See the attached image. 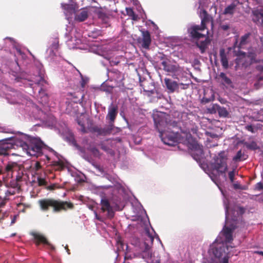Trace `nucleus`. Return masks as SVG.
<instances>
[{
  "label": "nucleus",
  "instance_id": "ea45409f",
  "mask_svg": "<svg viewBox=\"0 0 263 263\" xmlns=\"http://www.w3.org/2000/svg\"><path fill=\"white\" fill-rule=\"evenodd\" d=\"M213 99H214L213 98H208L205 97H203L201 100V103H204V104L208 103L210 102L211 101H213Z\"/></svg>",
  "mask_w": 263,
  "mask_h": 263
},
{
  "label": "nucleus",
  "instance_id": "9d476101",
  "mask_svg": "<svg viewBox=\"0 0 263 263\" xmlns=\"http://www.w3.org/2000/svg\"><path fill=\"white\" fill-rule=\"evenodd\" d=\"M100 205L101 206V211L103 213L107 212L106 216L108 218L111 219L114 217L115 212L108 199L106 198H102L100 202Z\"/></svg>",
  "mask_w": 263,
  "mask_h": 263
},
{
  "label": "nucleus",
  "instance_id": "39448f33",
  "mask_svg": "<svg viewBox=\"0 0 263 263\" xmlns=\"http://www.w3.org/2000/svg\"><path fill=\"white\" fill-rule=\"evenodd\" d=\"M228 251L229 247L222 243L213 249V254L215 257L222 259V263H229L230 254Z\"/></svg>",
  "mask_w": 263,
  "mask_h": 263
},
{
  "label": "nucleus",
  "instance_id": "49530a36",
  "mask_svg": "<svg viewBox=\"0 0 263 263\" xmlns=\"http://www.w3.org/2000/svg\"><path fill=\"white\" fill-rule=\"evenodd\" d=\"M256 15L257 17H260V18L263 19V12H262L261 10L257 12Z\"/></svg>",
  "mask_w": 263,
  "mask_h": 263
},
{
  "label": "nucleus",
  "instance_id": "680f3d73",
  "mask_svg": "<svg viewBox=\"0 0 263 263\" xmlns=\"http://www.w3.org/2000/svg\"><path fill=\"white\" fill-rule=\"evenodd\" d=\"M258 120L261 121H263V118L259 119Z\"/></svg>",
  "mask_w": 263,
  "mask_h": 263
},
{
  "label": "nucleus",
  "instance_id": "20e7f679",
  "mask_svg": "<svg viewBox=\"0 0 263 263\" xmlns=\"http://www.w3.org/2000/svg\"><path fill=\"white\" fill-rule=\"evenodd\" d=\"M153 233V230L151 232L148 229H145L143 234L144 241L141 245V248L142 250L141 256L147 262L151 259L153 255L151 249L154 239Z\"/></svg>",
  "mask_w": 263,
  "mask_h": 263
},
{
  "label": "nucleus",
  "instance_id": "423d86ee",
  "mask_svg": "<svg viewBox=\"0 0 263 263\" xmlns=\"http://www.w3.org/2000/svg\"><path fill=\"white\" fill-rule=\"evenodd\" d=\"M205 29L202 28L201 26L198 25H193L187 29V32L189 34V36L193 39L198 40L201 38L205 37V36L209 35V31H206V33H203Z\"/></svg>",
  "mask_w": 263,
  "mask_h": 263
},
{
  "label": "nucleus",
  "instance_id": "412c9836",
  "mask_svg": "<svg viewBox=\"0 0 263 263\" xmlns=\"http://www.w3.org/2000/svg\"><path fill=\"white\" fill-rule=\"evenodd\" d=\"M220 58L222 67L224 69H228L229 67L228 60L227 57L225 50L223 48L220 49Z\"/></svg>",
  "mask_w": 263,
  "mask_h": 263
},
{
  "label": "nucleus",
  "instance_id": "6e6d98bb",
  "mask_svg": "<svg viewBox=\"0 0 263 263\" xmlns=\"http://www.w3.org/2000/svg\"><path fill=\"white\" fill-rule=\"evenodd\" d=\"M255 253L259 255L263 256V251H256Z\"/></svg>",
  "mask_w": 263,
  "mask_h": 263
},
{
  "label": "nucleus",
  "instance_id": "9b49d317",
  "mask_svg": "<svg viewBox=\"0 0 263 263\" xmlns=\"http://www.w3.org/2000/svg\"><path fill=\"white\" fill-rule=\"evenodd\" d=\"M214 168L219 173H225L228 170L227 162L224 158L219 157L215 159Z\"/></svg>",
  "mask_w": 263,
  "mask_h": 263
},
{
  "label": "nucleus",
  "instance_id": "de8ad7c7",
  "mask_svg": "<svg viewBox=\"0 0 263 263\" xmlns=\"http://www.w3.org/2000/svg\"><path fill=\"white\" fill-rule=\"evenodd\" d=\"M225 212H226V218L227 219L229 215V206L226 205L225 206Z\"/></svg>",
  "mask_w": 263,
  "mask_h": 263
},
{
  "label": "nucleus",
  "instance_id": "a18cd8bd",
  "mask_svg": "<svg viewBox=\"0 0 263 263\" xmlns=\"http://www.w3.org/2000/svg\"><path fill=\"white\" fill-rule=\"evenodd\" d=\"M34 167H35V170L36 171H38V170H39L41 168V165L40 162H36L35 163Z\"/></svg>",
  "mask_w": 263,
  "mask_h": 263
},
{
  "label": "nucleus",
  "instance_id": "f8f14e48",
  "mask_svg": "<svg viewBox=\"0 0 263 263\" xmlns=\"http://www.w3.org/2000/svg\"><path fill=\"white\" fill-rule=\"evenodd\" d=\"M32 236L34 237L36 245L38 246L40 244L47 245L51 250H54V246L48 241L44 235L39 233H33Z\"/></svg>",
  "mask_w": 263,
  "mask_h": 263
},
{
  "label": "nucleus",
  "instance_id": "2eb2a0df",
  "mask_svg": "<svg viewBox=\"0 0 263 263\" xmlns=\"http://www.w3.org/2000/svg\"><path fill=\"white\" fill-rule=\"evenodd\" d=\"M202 15L201 16V21L200 26H201L202 28H204L205 30H208L206 24L210 22L212 27H213L214 25L213 17L210 14H209L205 10H202Z\"/></svg>",
  "mask_w": 263,
  "mask_h": 263
},
{
  "label": "nucleus",
  "instance_id": "aec40b11",
  "mask_svg": "<svg viewBox=\"0 0 263 263\" xmlns=\"http://www.w3.org/2000/svg\"><path fill=\"white\" fill-rule=\"evenodd\" d=\"M88 17V12L86 10L83 9L80 12H78L74 17L76 21L82 22L85 21Z\"/></svg>",
  "mask_w": 263,
  "mask_h": 263
},
{
  "label": "nucleus",
  "instance_id": "4d7b16f0",
  "mask_svg": "<svg viewBox=\"0 0 263 263\" xmlns=\"http://www.w3.org/2000/svg\"><path fill=\"white\" fill-rule=\"evenodd\" d=\"M10 140V139H4V140H1V142H4V141H8V140Z\"/></svg>",
  "mask_w": 263,
  "mask_h": 263
},
{
  "label": "nucleus",
  "instance_id": "864d4df0",
  "mask_svg": "<svg viewBox=\"0 0 263 263\" xmlns=\"http://www.w3.org/2000/svg\"><path fill=\"white\" fill-rule=\"evenodd\" d=\"M257 189L258 190H262L263 189V184L261 182H259L257 184Z\"/></svg>",
  "mask_w": 263,
  "mask_h": 263
},
{
  "label": "nucleus",
  "instance_id": "774afa93",
  "mask_svg": "<svg viewBox=\"0 0 263 263\" xmlns=\"http://www.w3.org/2000/svg\"><path fill=\"white\" fill-rule=\"evenodd\" d=\"M261 22L263 23V19L261 20Z\"/></svg>",
  "mask_w": 263,
  "mask_h": 263
},
{
  "label": "nucleus",
  "instance_id": "052dcab7",
  "mask_svg": "<svg viewBox=\"0 0 263 263\" xmlns=\"http://www.w3.org/2000/svg\"><path fill=\"white\" fill-rule=\"evenodd\" d=\"M3 185V182L0 180V187Z\"/></svg>",
  "mask_w": 263,
  "mask_h": 263
},
{
  "label": "nucleus",
  "instance_id": "4be33fe9",
  "mask_svg": "<svg viewBox=\"0 0 263 263\" xmlns=\"http://www.w3.org/2000/svg\"><path fill=\"white\" fill-rule=\"evenodd\" d=\"M219 77L221 79V83L224 86L233 87V83L231 80L228 78L224 72L219 74Z\"/></svg>",
  "mask_w": 263,
  "mask_h": 263
},
{
  "label": "nucleus",
  "instance_id": "a878e982",
  "mask_svg": "<svg viewBox=\"0 0 263 263\" xmlns=\"http://www.w3.org/2000/svg\"><path fill=\"white\" fill-rule=\"evenodd\" d=\"M126 12L127 14L131 17L134 21H138L139 20V17L134 11L133 9L131 8H126Z\"/></svg>",
  "mask_w": 263,
  "mask_h": 263
},
{
  "label": "nucleus",
  "instance_id": "603ef678",
  "mask_svg": "<svg viewBox=\"0 0 263 263\" xmlns=\"http://www.w3.org/2000/svg\"><path fill=\"white\" fill-rule=\"evenodd\" d=\"M86 84V82L83 79H82L81 81V86L82 88H84Z\"/></svg>",
  "mask_w": 263,
  "mask_h": 263
},
{
  "label": "nucleus",
  "instance_id": "37998d69",
  "mask_svg": "<svg viewBox=\"0 0 263 263\" xmlns=\"http://www.w3.org/2000/svg\"><path fill=\"white\" fill-rule=\"evenodd\" d=\"M246 129L251 132L252 133H254L255 131L254 130L253 126L252 125H248L245 127Z\"/></svg>",
  "mask_w": 263,
  "mask_h": 263
},
{
  "label": "nucleus",
  "instance_id": "f257e3e1",
  "mask_svg": "<svg viewBox=\"0 0 263 263\" xmlns=\"http://www.w3.org/2000/svg\"><path fill=\"white\" fill-rule=\"evenodd\" d=\"M153 119L156 128L159 133L162 142L166 145H174L177 141V135L174 132L165 130V128L168 123L164 116L155 115Z\"/></svg>",
  "mask_w": 263,
  "mask_h": 263
},
{
  "label": "nucleus",
  "instance_id": "338daca9",
  "mask_svg": "<svg viewBox=\"0 0 263 263\" xmlns=\"http://www.w3.org/2000/svg\"><path fill=\"white\" fill-rule=\"evenodd\" d=\"M163 57H162L161 58V60H162V59H163Z\"/></svg>",
  "mask_w": 263,
  "mask_h": 263
},
{
  "label": "nucleus",
  "instance_id": "13d9d810",
  "mask_svg": "<svg viewBox=\"0 0 263 263\" xmlns=\"http://www.w3.org/2000/svg\"><path fill=\"white\" fill-rule=\"evenodd\" d=\"M209 263H220V262H218L215 261H211V262H210Z\"/></svg>",
  "mask_w": 263,
  "mask_h": 263
},
{
  "label": "nucleus",
  "instance_id": "0eeeda50",
  "mask_svg": "<svg viewBox=\"0 0 263 263\" xmlns=\"http://www.w3.org/2000/svg\"><path fill=\"white\" fill-rule=\"evenodd\" d=\"M161 65L163 66V69L169 73H174L173 77L177 78V76L180 75L183 71L182 67H180L178 64H172L167 63L166 61H163L161 62Z\"/></svg>",
  "mask_w": 263,
  "mask_h": 263
},
{
  "label": "nucleus",
  "instance_id": "e433bc0d",
  "mask_svg": "<svg viewBox=\"0 0 263 263\" xmlns=\"http://www.w3.org/2000/svg\"><path fill=\"white\" fill-rule=\"evenodd\" d=\"M37 183L39 186H43L46 185V181L44 178H37Z\"/></svg>",
  "mask_w": 263,
  "mask_h": 263
},
{
  "label": "nucleus",
  "instance_id": "5fc2aeb1",
  "mask_svg": "<svg viewBox=\"0 0 263 263\" xmlns=\"http://www.w3.org/2000/svg\"><path fill=\"white\" fill-rule=\"evenodd\" d=\"M95 216H96V219H97L98 220H99L100 221H102V220L101 219L100 217L97 214V213L96 212L95 213Z\"/></svg>",
  "mask_w": 263,
  "mask_h": 263
},
{
  "label": "nucleus",
  "instance_id": "4c0bfd02",
  "mask_svg": "<svg viewBox=\"0 0 263 263\" xmlns=\"http://www.w3.org/2000/svg\"><path fill=\"white\" fill-rule=\"evenodd\" d=\"M235 176V170H233L229 173V177L231 182H233L234 180Z\"/></svg>",
  "mask_w": 263,
  "mask_h": 263
},
{
  "label": "nucleus",
  "instance_id": "5701e85b",
  "mask_svg": "<svg viewBox=\"0 0 263 263\" xmlns=\"http://www.w3.org/2000/svg\"><path fill=\"white\" fill-rule=\"evenodd\" d=\"M236 5L234 3H232L227 7H226L223 12L224 15H233L236 10Z\"/></svg>",
  "mask_w": 263,
  "mask_h": 263
},
{
  "label": "nucleus",
  "instance_id": "a211bd4d",
  "mask_svg": "<svg viewBox=\"0 0 263 263\" xmlns=\"http://www.w3.org/2000/svg\"><path fill=\"white\" fill-rule=\"evenodd\" d=\"M233 229L229 227L224 226L223 229V235L225 238V241L226 242H230L233 240Z\"/></svg>",
  "mask_w": 263,
  "mask_h": 263
},
{
  "label": "nucleus",
  "instance_id": "393cba45",
  "mask_svg": "<svg viewBox=\"0 0 263 263\" xmlns=\"http://www.w3.org/2000/svg\"><path fill=\"white\" fill-rule=\"evenodd\" d=\"M114 127V125L109 123L108 125L104 127H102V136H106L110 135Z\"/></svg>",
  "mask_w": 263,
  "mask_h": 263
},
{
  "label": "nucleus",
  "instance_id": "c85d7f7f",
  "mask_svg": "<svg viewBox=\"0 0 263 263\" xmlns=\"http://www.w3.org/2000/svg\"><path fill=\"white\" fill-rule=\"evenodd\" d=\"M99 18L102 20L104 22H107L108 20V16L107 14L102 11V10H98L96 12Z\"/></svg>",
  "mask_w": 263,
  "mask_h": 263
},
{
  "label": "nucleus",
  "instance_id": "f3484780",
  "mask_svg": "<svg viewBox=\"0 0 263 263\" xmlns=\"http://www.w3.org/2000/svg\"><path fill=\"white\" fill-rule=\"evenodd\" d=\"M204 37V40L201 41H197L196 43V46L199 48L201 53L205 52V51L207 48L208 45L210 43V42L208 35L205 36Z\"/></svg>",
  "mask_w": 263,
  "mask_h": 263
},
{
  "label": "nucleus",
  "instance_id": "79ce46f5",
  "mask_svg": "<svg viewBox=\"0 0 263 263\" xmlns=\"http://www.w3.org/2000/svg\"><path fill=\"white\" fill-rule=\"evenodd\" d=\"M102 127H99L97 126L93 127V132L98 133L99 135H102Z\"/></svg>",
  "mask_w": 263,
  "mask_h": 263
},
{
  "label": "nucleus",
  "instance_id": "1a4fd4ad",
  "mask_svg": "<svg viewBox=\"0 0 263 263\" xmlns=\"http://www.w3.org/2000/svg\"><path fill=\"white\" fill-rule=\"evenodd\" d=\"M17 163L15 162L9 161L4 166L0 165V175L6 177H12L13 172L17 168Z\"/></svg>",
  "mask_w": 263,
  "mask_h": 263
},
{
  "label": "nucleus",
  "instance_id": "f704fd0d",
  "mask_svg": "<svg viewBox=\"0 0 263 263\" xmlns=\"http://www.w3.org/2000/svg\"><path fill=\"white\" fill-rule=\"evenodd\" d=\"M89 151L95 156H99V151L95 147H90Z\"/></svg>",
  "mask_w": 263,
  "mask_h": 263
},
{
  "label": "nucleus",
  "instance_id": "7c9ffc66",
  "mask_svg": "<svg viewBox=\"0 0 263 263\" xmlns=\"http://www.w3.org/2000/svg\"><path fill=\"white\" fill-rule=\"evenodd\" d=\"M234 210V212H236L237 216H239L245 213L246 209L242 206H235Z\"/></svg>",
  "mask_w": 263,
  "mask_h": 263
},
{
  "label": "nucleus",
  "instance_id": "f03ea898",
  "mask_svg": "<svg viewBox=\"0 0 263 263\" xmlns=\"http://www.w3.org/2000/svg\"><path fill=\"white\" fill-rule=\"evenodd\" d=\"M38 203L41 210L48 211L51 209L53 213H60L68 209H73L74 208V205L71 202L54 198L42 199L39 200Z\"/></svg>",
  "mask_w": 263,
  "mask_h": 263
},
{
  "label": "nucleus",
  "instance_id": "72a5a7b5",
  "mask_svg": "<svg viewBox=\"0 0 263 263\" xmlns=\"http://www.w3.org/2000/svg\"><path fill=\"white\" fill-rule=\"evenodd\" d=\"M243 155L241 150L237 152L236 155L234 157L233 160L238 161L241 160V158Z\"/></svg>",
  "mask_w": 263,
  "mask_h": 263
},
{
  "label": "nucleus",
  "instance_id": "ddd939ff",
  "mask_svg": "<svg viewBox=\"0 0 263 263\" xmlns=\"http://www.w3.org/2000/svg\"><path fill=\"white\" fill-rule=\"evenodd\" d=\"M118 108L117 105L111 104L108 107L106 119L109 120V123L114 124L118 112Z\"/></svg>",
  "mask_w": 263,
  "mask_h": 263
},
{
  "label": "nucleus",
  "instance_id": "2f4dec72",
  "mask_svg": "<svg viewBox=\"0 0 263 263\" xmlns=\"http://www.w3.org/2000/svg\"><path fill=\"white\" fill-rule=\"evenodd\" d=\"M52 165L57 167L56 170L58 171L62 170L64 167V165L62 161H53L52 162Z\"/></svg>",
  "mask_w": 263,
  "mask_h": 263
},
{
  "label": "nucleus",
  "instance_id": "09e8293b",
  "mask_svg": "<svg viewBox=\"0 0 263 263\" xmlns=\"http://www.w3.org/2000/svg\"><path fill=\"white\" fill-rule=\"evenodd\" d=\"M256 69L258 71L262 72H263V65H257L256 67Z\"/></svg>",
  "mask_w": 263,
  "mask_h": 263
},
{
  "label": "nucleus",
  "instance_id": "c9c22d12",
  "mask_svg": "<svg viewBox=\"0 0 263 263\" xmlns=\"http://www.w3.org/2000/svg\"><path fill=\"white\" fill-rule=\"evenodd\" d=\"M219 28L223 31H227L230 28V25L227 24L221 23L219 25Z\"/></svg>",
  "mask_w": 263,
  "mask_h": 263
},
{
  "label": "nucleus",
  "instance_id": "0e129e2a",
  "mask_svg": "<svg viewBox=\"0 0 263 263\" xmlns=\"http://www.w3.org/2000/svg\"><path fill=\"white\" fill-rule=\"evenodd\" d=\"M17 51H18V52H20V53H21V50H20V49H18V50H17Z\"/></svg>",
  "mask_w": 263,
  "mask_h": 263
},
{
  "label": "nucleus",
  "instance_id": "a19ab883",
  "mask_svg": "<svg viewBox=\"0 0 263 263\" xmlns=\"http://www.w3.org/2000/svg\"><path fill=\"white\" fill-rule=\"evenodd\" d=\"M101 148H102L103 151H105V152H107V153H110V154H114V152H113V151H112L111 149L109 148L108 147H107L106 146H105V145H102L101 146Z\"/></svg>",
  "mask_w": 263,
  "mask_h": 263
},
{
  "label": "nucleus",
  "instance_id": "6e6552de",
  "mask_svg": "<svg viewBox=\"0 0 263 263\" xmlns=\"http://www.w3.org/2000/svg\"><path fill=\"white\" fill-rule=\"evenodd\" d=\"M189 147L191 149L192 157L197 162H200L203 154L202 146L196 141L190 143Z\"/></svg>",
  "mask_w": 263,
  "mask_h": 263
},
{
  "label": "nucleus",
  "instance_id": "c03bdc74",
  "mask_svg": "<svg viewBox=\"0 0 263 263\" xmlns=\"http://www.w3.org/2000/svg\"><path fill=\"white\" fill-rule=\"evenodd\" d=\"M78 124L81 127V131L83 132V133H86V129H85V125L83 123H82L80 120H78Z\"/></svg>",
  "mask_w": 263,
  "mask_h": 263
},
{
  "label": "nucleus",
  "instance_id": "cd10ccee",
  "mask_svg": "<svg viewBox=\"0 0 263 263\" xmlns=\"http://www.w3.org/2000/svg\"><path fill=\"white\" fill-rule=\"evenodd\" d=\"M218 113L220 117L226 118L229 115V112L226 108L221 107L219 105L218 109Z\"/></svg>",
  "mask_w": 263,
  "mask_h": 263
},
{
  "label": "nucleus",
  "instance_id": "58836bf2",
  "mask_svg": "<svg viewBox=\"0 0 263 263\" xmlns=\"http://www.w3.org/2000/svg\"><path fill=\"white\" fill-rule=\"evenodd\" d=\"M15 194V192L14 190H7L5 192V196L4 197L5 198H6L9 195H13Z\"/></svg>",
  "mask_w": 263,
  "mask_h": 263
},
{
  "label": "nucleus",
  "instance_id": "4468645a",
  "mask_svg": "<svg viewBox=\"0 0 263 263\" xmlns=\"http://www.w3.org/2000/svg\"><path fill=\"white\" fill-rule=\"evenodd\" d=\"M164 82L168 92L178 91L179 84L177 82L167 78L164 79Z\"/></svg>",
  "mask_w": 263,
  "mask_h": 263
},
{
  "label": "nucleus",
  "instance_id": "b1692460",
  "mask_svg": "<svg viewBox=\"0 0 263 263\" xmlns=\"http://www.w3.org/2000/svg\"><path fill=\"white\" fill-rule=\"evenodd\" d=\"M148 84V86H151V88H147L146 86H144L143 89L144 92L146 93V95L148 97H151L155 93L156 90L155 85L153 83H149Z\"/></svg>",
  "mask_w": 263,
  "mask_h": 263
},
{
  "label": "nucleus",
  "instance_id": "3c124183",
  "mask_svg": "<svg viewBox=\"0 0 263 263\" xmlns=\"http://www.w3.org/2000/svg\"><path fill=\"white\" fill-rule=\"evenodd\" d=\"M233 187L235 189H242L241 185L239 184L234 183Z\"/></svg>",
  "mask_w": 263,
  "mask_h": 263
},
{
  "label": "nucleus",
  "instance_id": "bf43d9fd",
  "mask_svg": "<svg viewBox=\"0 0 263 263\" xmlns=\"http://www.w3.org/2000/svg\"><path fill=\"white\" fill-rule=\"evenodd\" d=\"M21 205H24V204L23 203H20L17 204V206H20Z\"/></svg>",
  "mask_w": 263,
  "mask_h": 263
},
{
  "label": "nucleus",
  "instance_id": "dca6fc26",
  "mask_svg": "<svg viewBox=\"0 0 263 263\" xmlns=\"http://www.w3.org/2000/svg\"><path fill=\"white\" fill-rule=\"evenodd\" d=\"M141 31L142 35V46L145 49H148L152 42L150 33L147 30Z\"/></svg>",
  "mask_w": 263,
  "mask_h": 263
},
{
  "label": "nucleus",
  "instance_id": "473e14b6",
  "mask_svg": "<svg viewBox=\"0 0 263 263\" xmlns=\"http://www.w3.org/2000/svg\"><path fill=\"white\" fill-rule=\"evenodd\" d=\"M250 33L245 34L244 35L242 36L240 39V45L241 46L244 45L246 44L247 41L250 36Z\"/></svg>",
  "mask_w": 263,
  "mask_h": 263
},
{
  "label": "nucleus",
  "instance_id": "c756f323",
  "mask_svg": "<svg viewBox=\"0 0 263 263\" xmlns=\"http://www.w3.org/2000/svg\"><path fill=\"white\" fill-rule=\"evenodd\" d=\"M219 105L217 104H213L212 105L207 108V111L211 114H214L218 112Z\"/></svg>",
  "mask_w": 263,
  "mask_h": 263
},
{
  "label": "nucleus",
  "instance_id": "8fccbe9b",
  "mask_svg": "<svg viewBox=\"0 0 263 263\" xmlns=\"http://www.w3.org/2000/svg\"><path fill=\"white\" fill-rule=\"evenodd\" d=\"M179 85H181L182 87V89H187L189 87V85L188 84H183V83H180L179 84Z\"/></svg>",
  "mask_w": 263,
  "mask_h": 263
},
{
  "label": "nucleus",
  "instance_id": "6ab92c4d",
  "mask_svg": "<svg viewBox=\"0 0 263 263\" xmlns=\"http://www.w3.org/2000/svg\"><path fill=\"white\" fill-rule=\"evenodd\" d=\"M12 147V145L8 143H0V156H8L9 151Z\"/></svg>",
  "mask_w": 263,
  "mask_h": 263
},
{
  "label": "nucleus",
  "instance_id": "7ed1b4c3",
  "mask_svg": "<svg viewBox=\"0 0 263 263\" xmlns=\"http://www.w3.org/2000/svg\"><path fill=\"white\" fill-rule=\"evenodd\" d=\"M26 141L18 142L19 145L30 156L38 157L42 154V149L45 146L40 139L27 136Z\"/></svg>",
  "mask_w": 263,
  "mask_h": 263
},
{
  "label": "nucleus",
  "instance_id": "69168bd1",
  "mask_svg": "<svg viewBox=\"0 0 263 263\" xmlns=\"http://www.w3.org/2000/svg\"><path fill=\"white\" fill-rule=\"evenodd\" d=\"M46 158L48 160H50V158L47 156H46Z\"/></svg>",
  "mask_w": 263,
  "mask_h": 263
},
{
  "label": "nucleus",
  "instance_id": "e2e57ef3",
  "mask_svg": "<svg viewBox=\"0 0 263 263\" xmlns=\"http://www.w3.org/2000/svg\"><path fill=\"white\" fill-rule=\"evenodd\" d=\"M48 189H53V187H52V186H49V187H48Z\"/></svg>",
  "mask_w": 263,
  "mask_h": 263
},
{
  "label": "nucleus",
  "instance_id": "bb28decb",
  "mask_svg": "<svg viewBox=\"0 0 263 263\" xmlns=\"http://www.w3.org/2000/svg\"><path fill=\"white\" fill-rule=\"evenodd\" d=\"M245 145L248 149L250 150L255 151L259 149V146H258L257 143L254 141L251 142L250 143L245 142Z\"/></svg>",
  "mask_w": 263,
  "mask_h": 263
}]
</instances>
